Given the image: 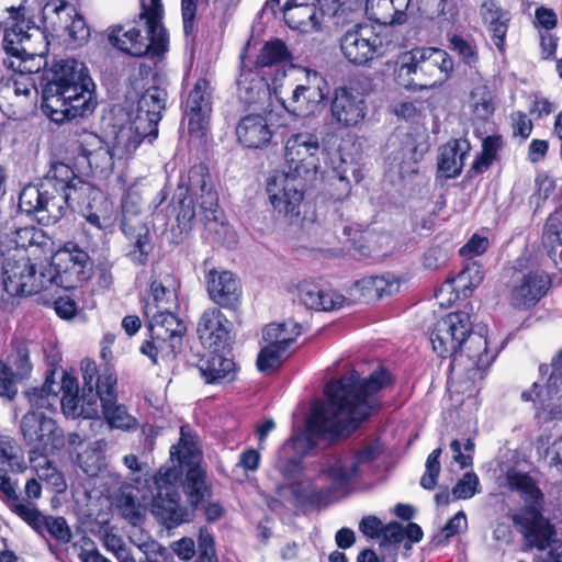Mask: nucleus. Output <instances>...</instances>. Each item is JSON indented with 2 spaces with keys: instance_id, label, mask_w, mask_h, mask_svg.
<instances>
[{
  "instance_id": "nucleus-1",
  "label": "nucleus",
  "mask_w": 562,
  "mask_h": 562,
  "mask_svg": "<svg viewBox=\"0 0 562 562\" xmlns=\"http://www.w3.org/2000/svg\"><path fill=\"white\" fill-rule=\"evenodd\" d=\"M379 454L378 446L368 445L330 456L324 460L315 479L302 476L300 463L288 460L279 465L283 482L276 485L277 498L269 507L278 510L281 504L295 508L327 505L338 492L367 474Z\"/></svg>"
},
{
  "instance_id": "nucleus-2",
  "label": "nucleus",
  "mask_w": 562,
  "mask_h": 562,
  "mask_svg": "<svg viewBox=\"0 0 562 562\" xmlns=\"http://www.w3.org/2000/svg\"><path fill=\"white\" fill-rule=\"evenodd\" d=\"M390 381L389 372L380 369L366 379L352 371L348 376L329 383L326 387L327 401L313 407L306 424L305 435L310 446L319 437L340 436L356 429L378 405L374 395Z\"/></svg>"
},
{
  "instance_id": "nucleus-3",
  "label": "nucleus",
  "mask_w": 562,
  "mask_h": 562,
  "mask_svg": "<svg viewBox=\"0 0 562 562\" xmlns=\"http://www.w3.org/2000/svg\"><path fill=\"white\" fill-rule=\"evenodd\" d=\"M93 88L83 63L63 59L54 65L43 88L42 109L56 123L87 116L97 106Z\"/></svg>"
},
{
  "instance_id": "nucleus-4",
  "label": "nucleus",
  "mask_w": 562,
  "mask_h": 562,
  "mask_svg": "<svg viewBox=\"0 0 562 562\" xmlns=\"http://www.w3.org/2000/svg\"><path fill=\"white\" fill-rule=\"evenodd\" d=\"M175 196L179 206L177 222L182 231L191 229L193 221L199 216L216 243L226 247L236 245L237 234L223 221L218 195L205 165L191 167L187 182L178 186Z\"/></svg>"
},
{
  "instance_id": "nucleus-5",
  "label": "nucleus",
  "mask_w": 562,
  "mask_h": 562,
  "mask_svg": "<svg viewBox=\"0 0 562 562\" xmlns=\"http://www.w3.org/2000/svg\"><path fill=\"white\" fill-rule=\"evenodd\" d=\"M90 190L91 187L76 177L68 165L55 162L38 186L29 184L22 189L19 207L43 225L55 224L74 203L81 204V196Z\"/></svg>"
},
{
  "instance_id": "nucleus-6",
  "label": "nucleus",
  "mask_w": 562,
  "mask_h": 562,
  "mask_svg": "<svg viewBox=\"0 0 562 562\" xmlns=\"http://www.w3.org/2000/svg\"><path fill=\"white\" fill-rule=\"evenodd\" d=\"M162 12L161 0H143L138 20L108 29L110 44L135 57L149 52L156 55L164 53L168 46V34L161 23Z\"/></svg>"
},
{
  "instance_id": "nucleus-7",
  "label": "nucleus",
  "mask_w": 562,
  "mask_h": 562,
  "mask_svg": "<svg viewBox=\"0 0 562 562\" xmlns=\"http://www.w3.org/2000/svg\"><path fill=\"white\" fill-rule=\"evenodd\" d=\"M25 0H0V26L4 27L3 49L7 54L41 55L46 50L45 32L25 18Z\"/></svg>"
},
{
  "instance_id": "nucleus-8",
  "label": "nucleus",
  "mask_w": 562,
  "mask_h": 562,
  "mask_svg": "<svg viewBox=\"0 0 562 562\" xmlns=\"http://www.w3.org/2000/svg\"><path fill=\"white\" fill-rule=\"evenodd\" d=\"M144 313L149 318L150 340L143 342L142 353L155 364L159 360H172L182 345L184 324L168 310L156 311L149 302L145 303Z\"/></svg>"
},
{
  "instance_id": "nucleus-9",
  "label": "nucleus",
  "mask_w": 562,
  "mask_h": 562,
  "mask_svg": "<svg viewBox=\"0 0 562 562\" xmlns=\"http://www.w3.org/2000/svg\"><path fill=\"white\" fill-rule=\"evenodd\" d=\"M18 247L9 250L3 259L1 276L5 292L12 296L32 295L48 286L47 274L37 271L31 260L25 243L16 240Z\"/></svg>"
},
{
  "instance_id": "nucleus-10",
  "label": "nucleus",
  "mask_w": 562,
  "mask_h": 562,
  "mask_svg": "<svg viewBox=\"0 0 562 562\" xmlns=\"http://www.w3.org/2000/svg\"><path fill=\"white\" fill-rule=\"evenodd\" d=\"M143 199L135 190L127 191L122 200L121 228L130 241L127 257L138 266L149 261L153 251V240L149 228L143 215Z\"/></svg>"
},
{
  "instance_id": "nucleus-11",
  "label": "nucleus",
  "mask_w": 562,
  "mask_h": 562,
  "mask_svg": "<svg viewBox=\"0 0 562 562\" xmlns=\"http://www.w3.org/2000/svg\"><path fill=\"white\" fill-rule=\"evenodd\" d=\"M182 472L178 465L162 467L154 476L156 493L149 501L150 512L167 528H172L187 519V510L180 506L178 482Z\"/></svg>"
},
{
  "instance_id": "nucleus-12",
  "label": "nucleus",
  "mask_w": 562,
  "mask_h": 562,
  "mask_svg": "<svg viewBox=\"0 0 562 562\" xmlns=\"http://www.w3.org/2000/svg\"><path fill=\"white\" fill-rule=\"evenodd\" d=\"M310 179L286 171L276 172L267 183L269 200L289 224L302 225V207L306 182Z\"/></svg>"
},
{
  "instance_id": "nucleus-13",
  "label": "nucleus",
  "mask_w": 562,
  "mask_h": 562,
  "mask_svg": "<svg viewBox=\"0 0 562 562\" xmlns=\"http://www.w3.org/2000/svg\"><path fill=\"white\" fill-rule=\"evenodd\" d=\"M199 457L200 450L195 436L191 432L189 426H182L179 442L170 449V458L172 461L177 460L179 467L182 464L190 465L183 488L189 503L193 507H198L210 495L205 482V471L198 465Z\"/></svg>"
},
{
  "instance_id": "nucleus-14",
  "label": "nucleus",
  "mask_w": 562,
  "mask_h": 562,
  "mask_svg": "<svg viewBox=\"0 0 562 562\" xmlns=\"http://www.w3.org/2000/svg\"><path fill=\"white\" fill-rule=\"evenodd\" d=\"M513 521L525 539L526 549H549L546 562H562V541L555 538L553 526L540 513L514 515Z\"/></svg>"
},
{
  "instance_id": "nucleus-15",
  "label": "nucleus",
  "mask_w": 562,
  "mask_h": 562,
  "mask_svg": "<svg viewBox=\"0 0 562 562\" xmlns=\"http://www.w3.org/2000/svg\"><path fill=\"white\" fill-rule=\"evenodd\" d=\"M20 432L29 453H52L64 446L63 430L44 412L29 411L20 422Z\"/></svg>"
},
{
  "instance_id": "nucleus-16",
  "label": "nucleus",
  "mask_w": 562,
  "mask_h": 562,
  "mask_svg": "<svg viewBox=\"0 0 562 562\" xmlns=\"http://www.w3.org/2000/svg\"><path fill=\"white\" fill-rule=\"evenodd\" d=\"M321 144L318 136L310 132L292 134L284 145L283 171L312 180L319 168Z\"/></svg>"
},
{
  "instance_id": "nucleus-17",
  "label": "nucleus",
  "mask_w": 562,
  "mask_h": 562,
  "mask_svg": "<svg viewBox=\"0 0 562 562\" xmlns=\"http://www.w3.org/2000/svg\"><path fill=\"white\" fill-rule=\"evenodd\" d=\"M472 323L469 313L460 311L440 318L431 333L434 350L441 357L460 353L468 337L472 335Z\"/></svg>"
},
{
  "instance_id": "nucleus-18",
  "label": "nucleus",
  "mask_w": 562,
  "mask_h": 562,
  "mask_svg": "<svg viewBox=\"0 0 562 562\" xmlns=\"http://www.w3.org/2000/svg\"><path fill=\"white\" fill-rule=\"evenodd\" d=\"M89 256L76 245H67L53 257L48 271V284L55 283L64 289H74L89 278L87 265Z\"/></svg>"
},
{
  "instance_id": "nucleus-19",
  "label": "nucleus",
  "mask_w": 562,
  "mask_h": 562,
  "mask_svg": "<svg viewBox=\"0 0 562 562\" xmlns=\"http://www.w3.org/2000/svg\"><path fill=\"white\" fill-rule=\"evenodd\" d=\"M342 56L351 64L363 66L383 55V41L367 24H357L347 30L339 40Z\"/></svg>"
},
{
  "instance_id": "nucleus-20",
  "label": "nucleus",
  "mask_w": 562,
  "mask_h": 562,
  "mask_svg": "<svg viewBox=\"0 0 562 562\" xmlns=\"http://www.w3.org/2000/svg\"><path fill=\"white\" fill-rule=\"evenodd\" d=\"M232 323L217 308L203 312L198 323V336L201 344L210 351H224L232 341Z\"/></svg>"
},
{
  "instance_id": "nucleus-21",
  "label": "nucleus",
  "mask_w": 562,
  "mask_h": 562,
  "mask_svg": "<svg viewBox=\"0 0 562 562\" xmlns=\"http://www.w3.org/2000/svg\"><path fill=\"white\" fill-rule=\"evenodd\" d=\"M327 93L328 87L325 79L315 71H307L305 83L297 85L283 104L290 113L306 115L316 110Z\"/></svg>"
},
{
  "instance_id": "nucleus-22",
  "label": "nucleus",
  "mask_w": 562,
  "mask_h": 562,
  "mask_svg": "<svg viewBox=\"0 0 562 562\" xmlns=\"http://www.w3.org/2000/svg\"><path fill=\"white\" fill-rule=\"evenodd\" d=\"M184 112L189 132L203 136L212 112V87L209 80H196L186 101Z\"/></svg>"
},
{
  "instance_id": "nucleus-23",
  "label": "nucleus",
  "mask_w": 562,
  "mask_h": 562,
  "mask_svg": "<svg viewBox=\"0 0 562 562\" xmlns=\"http://www.w3.org/2000/svg\"><path fill=\"white\" fill-rule=\"evenodd\" d=\"M550 279L543 271L518 276L510 291V302L517 308L535 305L548 291Z\"/></svg>"
},
{
  "instance_id": "nucleus-24",
  "label": "nucleus",
  "mask_w": 562,
  "mask_h": 562,
  "mask_svg": "<svg viewBox=\"0 0 562 562\" xmlns=\"http://www.w3.org/2000/svg\"><path fill=\"white\" fill-rule=\"evenodd\" d=\"M496 353L488 348L487 338L481 333H473L468 337L465 345L460 353L451 357L453 368L459 367L464 370H484L494 361Z\"/></svg>"
},
{
  "instance_id": "nucleus-25",
  "label": "nucleus",
  "mask_w": 562,
  "mask_h": 562,
  "mask_svg": "<svg viewBox=\"0 0 562 562\" xmlns=\"http://www.w3.org/2000/svg\"><path fill=\"white\" fill-rule=\"evenodd\" d=\"M424 47H415L398 55L394 68L395 82L406 89H426L424 80Z\"/></svg>"
},
{
  "instance_id": "nucleus-26",
  "label": "nucleus",
  "mask_w": 562,
  "mask_h": 562,
  "mask_svg": "<svg viewBox=\"0 0 562 562\" xmlns=\"http://www.w3.org/2000/svg\"><path fill=\"white\" fill-rule=\"evenodd\" d=\"M330 113L340 125L353 126L364 119L366 103L358 92L347 88H338L334 93Z\"/></svg>"
},
{
  "instance_id": "nucleus-27",
  "label": "nucleus",
  "mask_w": 562,
  "mask_h": 562,
  "mask_svg": "<svg viewBox=\"0 0 562 562\" xmlns=\"http://www.w3.org/2000/svg\"><path fill=\"white\" fill-rule=\"evenodd\" d=\"M210 299L218 306L234 308L241 294L239 280L229 271L211 270L206 276Z\"/></svg>"
},
{
  "instance_id": "nucleus-28",
  "label": "nucleus",
  "mask_w": 562,
  "mask_h": 562,
  "mask_svg": "<svg viewBox=\"0 0 562 562\" xmlns=\"http://www.w3.org/2000/svg\"><path fill=\"white\" fill-rule=\"evenodd\" d=\"M56 32L66 31L71 44L77 47L83 45L89 36L90 29L83 18L78 14L76 8L69 3L60 2L54 8V16H50Z\"/></svg>"
},
{
  "instance_id": "nucleus-29",
  "label": "nucleus",
  "mask_w": 562,
  "mask_h": 562,
  "mask_svg": "<svg viewBox=\"0 0 562 562\" xmlns=\"http://www.w3.org/2000/svg\"><path fill=\"white\" fill-rule=\"evenodd\" d=\"M114 128L111 148L117 160L132 157L145 137H149L150 140L157 137L156 133L140 127L132 117Z\"/></svg>"
},
{
  "instance_id": "nucleus-30",
  "label": "nucleus",
  "mask_w": 562,
  "mask_h": 562,
  "mask_svg": "<svg viewBox=\"0 0 562 562\" xmlns=\"http://www.w3.org/2000/svg\"><path fill=\"white\" fill-rule=\"evenodd\" d=\"M167 93L158 87L148 88L138 99L135 114L131 116L147 131L158 134V123L166 105Z\"/></svg>"
},
{
  "instance_id": "nucleus-31",
  "label": "nucleus",
  "mask_w": 562,
  "mask_h": 562,
  "mask_svg": "<svg viewBox=\"0 0 562 562\" xmlns=\"http://www.w3.org/2000/svg\"><path fill=\"white\" fill-rule=\"evenodd\" d=\"M236 135L240 144L248 148H261L267 146L273 135L271 125L261 114L244 116L236 127Z\"/></svg>"
},
{
  "instance_id": "nucleus-32",
  "label": "nucleus",
  "mask_w": 562,
  "mask_h": 562,
  "mask_svg": "<svg viewBox=\"0 0 562 562\" xmlns=\"http://www.w3.org/2000/svg\"><path fill=\"white\" fill-rule=\"evenodd\" d=\"M116 506L122 516L133 526L140 524L149 506V496L140 485H122L116 497Z\"/></svg>"
},
{
  "instance_id": "nucleus-33",
  "label": "nucleus",
  "mask_w": 562,
  "mask_h": 562,
  "mask_svg": "<svg viewBox=\"0 0 562 562\" xmlns=\"http://www.w3.org/2000/svg\"><path fill=\"white\" fill-rule=\"evenodd\" d=\"M424 80L426 89L446 82L453 71V60L450 55L440 48L424 47Z\"/></svg>"
},
{
  "instance_id": "nucleus-34",
  "label": "nucleus",
  "mask_w": 562,
  "mask_h": 562,
  "mask_svg": "<svg viewBox=\"0 0 562 562\" xmlns=\"http://www.w3.org/2000/svg\"><path fill=\"white\" fill-rule=\"evenodd\" d=\"M198 368L209 384L226 383L235 378V363L225 357L223 351H210L209 355H204L200 358Z\"/></svg>"
},
{
  "instance_id": "nucleus-35",
  "label": "nucleus",
  "mask_w": 562,
  "mask_h": 562,
  "mask_svg": "<svg viewBox=\"0 0 562 562\" xmlns=\"http://www.w3.org/2000/svg\"><path fill=\"white\" fill-rule=\"evenodd\" d=\"M300 300L308 308L316 311H335L347 303V299L331 289H322L312 283H303L299 288Z\"/></svg>"
},
{
  "instance_id": "nucleus-36",
  "label": "nucleus",
  "mask_w": 562,
  "mask_h": 562,
  "mask_svg": "<svg viewBox=\"0 0 562 562\" xmlns=\"http://www.w3.org/2000/svg\"><path fill=\"white\" fill-rule=\"evenodd\" d=\"M284 21L289 27L301 33H314L322 29L324 11L315 3H297L288 8Z\"/></svg>"
},
{
  "instance_id": "nucleus-37",
  "label": "nucleus",
  "mask_w": 562,
  "mask_h": 562,
  "mask_svg": "<svg viewBox=\"0 0 562 562\" xmlns=\"http://www.w3.org/2000/svg\"><path fill=\"white\" fill-rule=\"evenodd\" d=\"M506 485L510 491L517 492L525 503V509L518 515H522L531 510L540 513L539 508L543 503V493L531 476L517 471H508L506 475Z\"/></svg>"
},
{
  "instance_id": "nucleus-38",
  "label": "nucleus",
  "mask_w": 562,
  "mask_h": 562,
  "mask_svg": "<svg viewBox=\"0 0 562 562\" xmlns=\"http://www.w3.org/2000/svg\"><path fill=\"white\" fill-rule=\"evenodd\" d=\"M481 15L487 25L494 45L503 53L510 13L501 8L495 0H485L481 5Z\"/></svg>"
},
{
  "instance_id": "nucleus-39",
  "label": "nucleus",
  "mask_w": 562,
  "mask_h": 562,
  "mask_svg": "<svg viewBox=\"0 0 562 562\" xmlns=\"http://www.w3.org/2000/svg\"><path fill=\"white\" fill-rule=\"evenodd\" d=\"M562 386V351L558 356V359L552 363V372L548 379V383L544 391L538 392L537 397L541 402V407H538L537 417L540 422L547 423L552 419L562 418V409H557L551 403H546L548 400H552L558 391Z\"/></svg>"
},
{
  "instance_id": "nucleus-40",
  "label": "nucleus",
  "mask_w": 562,
  "mask_h": 562,
  "mask_svg": "<svg viewBox=\"0 0 562 562\" xmlns=\"http://www.w3.org/2000/svg\"><path fill=\"white\" fill-rule=\"evenodd\" d=\"M470 149V143L465 138L448 142L440 150L438 159L439 171L446 178H453L460 175Z\"/></svg>"
},
{
  "instance_id": "nucleus-41",
  "label": "nucleus",
  "mask_w": 562,
  "mask_h": 562,
  "mask_svg": "<svg viewBox=\"0 0 562 562\" xmlns=\"http://www.w3.org/2000/svg\"><path fill=\"white\" fill-rule=\"evenodd\" d=\"M37 88L31 76L18 74L12 76L5 82L0 85V95L7 99H16L18 105H27L35 103L37 99Z\"/></svg>"
},
{
  "instance_id": "nucleus-42",
  "label": "nucleus",
  "mask_w": 562,
  "mask_h": 562,
  "mask_svg": "<svg viewBox=\"0 0 562 562\" xmlns=\"http://www.w3.org/2000/svg\"><path fill=\"white\" fill-rule=\"evenodd\" d=\"M350 169V164L340 155H336L331 158V168L327 171L326 177L329 183L328 192L336 201L344 200L350 193L351 183L348 177Z\"/></svg>"
},
{
  "instance_id": "nucleus-43",
  "label": "nucleus",
  "mask_w": 562,
  "mask_h": 562,
  "mask_svg": "<svg viewBox=\"0 0 562 562\" xmlns=\"http://www.w3.org/2000/svg\"><path fill=\"white\" fill-rule=\"evenodd\" d=\"M48 454L49 453H29L31 468L40 480L45 481L47 485L56 492L61 493L67 487L64 475L53 462L48 460Z\"/></svg>"
},
{
  "instance_id": "nucleus-44",
  "label": "nucleus",
  "mask_w": 562,
  "mask_h": 562,
  "mask_svg": "<svg viewBox=\"0 0 562 562\" xmlns=\"http://www.w3.org/2000/svg\"><path fill=\"white\" fill-rule=\"evenodd\" d=\"M424 149H419L415 140L407 137L403 146L396 153H393L391 166L397 169L402 178L409 177L417 172L416 165L422 159Z\"/></svg>"
},
{
  "instance_id": "nucleus-45",
  "label": "nucleus",
  "mask_w": 562,
  "mask_h": 562,
  "mask_svg": "<svg viewBox=\"0 0 562 562\" xmlns=\"http://www.w3.org/2000/svg\"><path fill=\"white\" fill-rule=\"evenodd\" d=\"M102 414L112 428L121 430H135L138 427L136 417L128 413L127 408L123 404H119L115 400H105V403L101 404Z\"/></svg>"
},
{
  "instance_id": "nucleus-46",
  "label": "nucleus",
  "mask_w": 562,
  "mask_h": 562,
  "mask_svg": "<svg viewBox=\"0 0 562 562\" xmlns=\"http://www.w3.org/2000/svg\"><path fill=\"white\" fill-rule=\"evenodd\" d=\"M302 327L297 323L270 324L263 329V341L271 342L288 351L289 347L301 335Z\"/></svg>"
},
{
  "instance_id": "nucleus-47",
  "label": "nucleus",
  "mask_w": 562,
  "mask_h": 562,
  "mask_svg": "<svg viewBox=\"0 0 562 562\" xmlns=\"http://www.w3.org/2000/svg\"><path fill=\"white\" fill-rule=\"evenodd\" d=\"M25 396L30 403V411L45 413L52 411L57 403V392L53 389V382L48 379L41 387H32L25 391Z\"/></svg>"
},
{
  "instance_id": "nucleus-48",
  "label": "nucleus",
  "mask_w": 562,
  "mask_h": 562,
  "mask_svg": "<svg viewBox=\"0 0 562 562\" xmlns=\"http://www.w3.org/2000/svg\"><path fill=\"white\" fill-rule=\"evenodd\" d=\"M470 105L477 120L485 121L494 113L493 97L486 85L480 83L472 89Z\"/></svg>"
},
{
  "instance_id": "nucleus-49",
  "label": "nucleus",
  "mask_w": 562,
  "mask_h": 562,
  "mask_svg": "<svg viewBox=\"0 0 562 562\" xmlns=\"http://www.w3.org/2000/svg\"><path fill=\"white\" fill-rule=\"evenodd\" d=\"M411 0H368L367 4L387 11L392 9V12H387L382 16L376 18L383 23L389 24H402L406 21V11L409 7Z\"/></svg>"
},
{
  "instance_id": "nucleus-50",
  "label": "nucleus",
  "mask_w": 562,
  "mask_h": 562,
  "mask_svg": "<svg viewBox=\"0 0 562 562\" xmlns=\"http://www.w3.org/2000/svg\"><path fill=\"white\" fill-rule=\"evenodd\" d=\"M0 458L13 471L23 472L26 469L21 449L12 437L0 435Z\"/></svg>"
},
{
  "instance_id": "nucleus-51",
  "label": "nucleus",
  "mask_w": 562,
  "mask_h": 562,
  "mask_svg": "<svg viewBox=\"0 0 562 562\" xmlns=\"http://www.w3.org/2000/svg\"><path fill=\"white\" fill-rule=\"evenodd\" d=\"M290 54L281 40L267 42L257 56V64L261 67L272 66L285 61Z\"/></svg>"
},
{
  "instance_id": "nucleus-52",
  "label": "nucleus",
  "mask_w": 562,
  "mask_h": 562,
  "mask_svg": "<svg viewBox=\"0 0 562 562\" xmlns=\"http://www.w3.org/2000/svg\"><path fill=\"white\" fill-rule=\"evenodd\" d=\"M288 357V351L271 342H265L258 357L257 368L260 372H270L277 369Z\"/></svg>"
},
{
  "instance_id": "nucleus-53",
  "label": "nucleus",
  "mask_w": 562,
  "mask_h": 562,
  "mask_svg": "<svg viewBox=\"0 0 562 562\" xmlns=\"http://www.w3.org/2000/svg\"><path fill=\"white\" fill-rule=\"evenodd\" d=\"M123 464L128 469V479L136 485H147L150 468L148 463L140 460L136 454L130 453L123 457Z\"/></svg>"
},
{
  "instance_id": "nucleus-54",
  "label": "nucleus",
  "mask_w": 562,
  "mask_h": 562,
  "mask_svg": "<svg viewBox=\"0 0 562 562\" xmlns=\"http://www.w3.org/2000/svg\"><path fill=\"white\" fill-rule=\"evenodd\" d=\"M171 280L167 277L164 280H154L150 284V294L146 302L156 306V311L169 310L172 296L169 290Z\"/></svg>"
},
{
  "instance_id": "nucleus-55",
  "label": "nucleus",
  "mask_w": 562,
  "mask_h": 562,
  "mask_svg": "<svg viewBox=\"0 0 562 562\" xmlns=\"http://www.w3.org/2000/svg\"><path fill=\"white\" fill-rule=\"evenodd\" d=\"M48 52V44L46 45V50L41 55H29V54H8L11 57L18 59V64L14 60L9 63V67L19 71V74H34L37 72L43 65L45 64L44 57Z\"/></svg>"
},
{
  "instance_id": "nucleus-56",
  "label": "nucleus",
  "mask_w": 562,
  "mask_h": 562,
  "mask_svg": "<svg viewBox=\"0 0 562 562\" xmlns=\"http://www.w3.org/2000/svg\"><path fill=\"white\" fill-rule=\"evenodd\" d=\"M30 344L25 341H18L14 346V352L12 355V366L14 372L11 371L12 378L16 376L23 379L32 370V363L30 361Z\"/></svg>"
},
{
  "instance_id": "nucleus-57",
  "label": "nucleus",
  "mask_w": 562,
  "mask_h": 562,
  "mask_svg": "<svg viewBox=\"0 0 562 562\" xmlns=\"http://www.w3.org/2000/svg\"><path fill=\"white\" fill-rule=\"evenodd\" d=\"M13 512L35 531L42 533V525L45 521V516L33 503L20 501L13 505Z\"/></svg>"
},
{
  "instance_id": "nucleus-58",
  "label": "nucleus",
  "mask_w": 562,
  "mask_h": 562,
  "mask_svg": "<svg viewBox=\"0 0 562 562\" xmlns=\"http://www.w3.org/2000/svg\"><path fill=\"white\" fill-rule=\"evenodd\" d=\"M501 147V138L495 136H488L483 140L482 151L480 156L473 162L472 168L477 172L486 170L494 159Z\"/></svg>"
},
{
  "instance_id": "nucleus-59",
  "label": "nucleus",
  "mask_w": 562,
  "mask_h": 562,
  "mask_svg": "<svg viewBox=\"0 0 562 562\" xmlns=\"http://www.w3.org/2000/svg\"><path fill=\"white\" fill-rule=\"evenodd\" d=\"M452 49L469 65L474 66L479 61V52L472 40H467L460 35H452L450 38Z\"/></svg>"
},
{
  "instance_id": "nucleus-60",
  "label": "nucleus",
  "mask_w": 562,
  "mask_h": 562,
  "mask_svg": "<svg viewBox=\"0 0 562 562\" xmlns=\"http://www.w3.org/2000/svg\"><path fill=\"white\" fill-rule=\"evenodd\" d=\"M47 531L53 538L64 543L71 540L72 533L64 517L45 516L42 533Z\"/></svg>"
},
{
  "instance_id": "nucleus-61",
  "label": "nucleus",
  "mask_w": 562,
  "mask_h": 562,
  "mask_svg": "<svg viewBox=\"0 0 562 562\" xmlns=\"http://www.w3.org/2000/svg\"><path fill=\"white\" fill-rule=\"evenodd\" d=\"M89 165L94 167L101 173H108L113 170L114 160L116 157L112 155L111 147L100 146L97 149L89 151L87 155Z\"/></svg>"
},
{
  "instance_id": "nucleus-62",
  "label": "nucleus",
  "mask_w": 562,
  "mask_h": 562,
  "mask_svg": "<svg viewBox=\"0 0 562 562\" xmlns=\"http://www.w3.org/2000/svg\"><path fill=\"white\" fill-rule=\"evenodd\" d=\"M441 451V448L435 449L426 460V471L420 479V485L426 490H432L437 484V479L441 470L439 462Z\"/></svg>"
},
{
  "instance_id": "nucleus-63",
  "label": "nucleus",
  "mask_w": 562,
  "mask_h": 562,
  "mask_svg": "<svg viewBox=\"0 0 562 562\" xmlns=\"http://www.w3.org/2000/svg\"><path fill=\"white\" fill-rule=\"evenodd\" d=\"M479 477L474 472H467L452 488L454 499H469L475 495L479 486Z\"/></svg>"
},
{
  "instance_id": "nucleus-64",
  "label": "nucleus",
  "mask_w": 562,
  "mask_h": 562,
  "mask_svg": "<svg viewBox=\"0 0 562 562\" xmlns=\"http://www.w3.org/2000/svg\"><path fill=\"white\" fill-rule=\"evenodd\" d=\"M103 544L105 549L112 552L120 562H133L130 550L120 536L105 531L103 536Z\"/></svg>"
}]
</instances>
